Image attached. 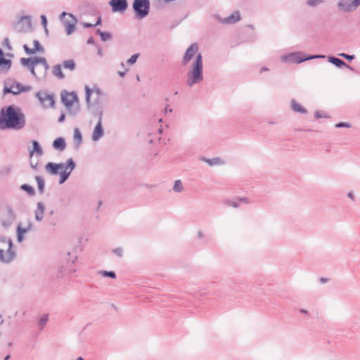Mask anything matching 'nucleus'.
Instances as JSON below:
<instances>
[{"label": "nucleus", "mask_w": 360, "mask_h": 360, "mask_svg": "<svg viewBox=\"0 0 360 360\" xmlns=\"http://www.w3.org/2000/svg\"><path fill=\"white\" fill-rule=\"evenodd\" d=\"M25 125V117L18 109L11 105L7 108L6 112L2 110L0 113V129H13L19 130Z\"/></svg>", "instance_id": "nucleus-1"}, {"label": "nucleus", "mask_w": 360, "mask_h": 360, "mask_svg": "<svg viewBox=\"0 0 360 360\" xmlns=\"http://www.w3.org/2000/svg\"><path fill=\"white\" fill-rule=\"evenodd\" d=\"M76 165L72 158H69L65 163L48 162L45 166L46 171L51 175L59 174V184H63L68 180Z\"/></svg>", "instance_id": "nucleus-2"}, {"label": "nucleus", "mask_w": 360, "mask_h": 360, "mask_svg": "<svg viewBox=\"0 0 360 360\" xmlns=\"http://www.w3.org/2000/svg\"><path fill=\"white\" fill-rule=\"evenodd\" d=\"M20 63L27 67L37 79L44 78L49 68L46 58L44 57L22 58Z\"/></svg>", "instance_id": "nucleus-3"}, {"label": "nucleus", "mask_w": 360, "mask_h": 360, "mask_svg": "<svg viewBox=\"0 0 360 360\" xmlns=\"http://www.w3.org/2000/svg\"><path fill=\"white\" fill-rule=\"evenodd\" d=\"M203 79L202 56L198 53L188 65L186 85L193 87L195 84L202 82Z\"/></svg>", "instance_id": "nucleus-4"}, {"label": "nucleus", "mask_w": 360, "mask_h": 360, "mask_svg": "<svg viewBox=\"0 0 360 360\" xmlns=\"http://www.w3.org/2000/svg\"><path fill=\"white\" fill-rule=\"evenodd\" d=\"M61 101L70 115L75 116L79 112V99L76 93L63 91Z\"/></svg>", "instance_id": "nucleus-5"}, {"label": "nucleus", "mask_w": 360, "mask_h": 360, "mask_svg": "<svg viewBox=\"0 0 360 360\" xmlns=\"http://www.w3.org/2000/svg\"><path fill=\"white\" fill-rule=\"evenodd\" d=\"M12 240L6 237L0 238V261L4 263H10L15 256L12 250Z\"/></svg>", "instance_id": "nucleus-6"}, {"label": "nucleus", "mask_w": 360, "mask_h": 360, "mask_svg": "<svg viewBox=\"0 0 360 360\" xmlns=\"http://www.w3.org/2000/svg\"><path fill=\"white\" fill-rule=\"evenodd\" d=\"M84 90L85 100L88 108H91V106L101 103L104 94L100 89L96 86L91 89L89 86H85Z\"/></svg>", "instance_id": "nucleus-7"}, {"label": "nucleus", "mask_w": 360, "mask_h": 360, "mask_svg": "<svg viewBox=\"0 0 360 360\" xmlns=\"http://www.w3.org/2000/svg\"><path fill=\"white\" fill-rule=\"evenodd\" d=\"M324 56L321 55H314L311 56H307L303 54L302 52H292L288 54L283 55L281 57V60L285 63H300L304 61L314 59V58H324Z\"/></svg>", "instance_id": "nucleus-8"}, {"label": "nucleus", "mask_w": 360, "mask_h": 360, "mask_svg": "<svg viewBox=\"0 0 360 360\" xmlns=\"http://www.w3.org/2000/svg\"><path fill=\"white\" fill-rule=\"evenodd\" d=\"M132 8L135 13V16L137 19H143L146 18L150 11V1L149 0H134Z\"/></svg>", "instance_id": "nucleus-9"}, {"label": "nucleus", "mask_w": 360, "mask_h": 360, "mask_svg": "<svg viewBox=\"0 0 360 360\" xmlns=\"http://www.w3.org/2000/svg\"><path fill=\"white\" fill-rule=\"evenodd\" d=\"M32 89L31 86H22L20 83L16 81H12L11 83L7 82L4 88V94H12L18 95L21 92H28Z\"/></svg>", "instance_id": "nucleus-10"}, {"label": "nucleus", "mask_w": 360, "mask_h": 360, "mask_svg": "<svg viewBox=\"0 0 360 360\" xmlns=\"http://www.w3.org/2000/svg\"><path fill=\"white\" fill-rule=\"evenodd\" d=\"M337 6L340 11L351 13L360 6V0H339Z\"/></svg>", "instance_id": "nucleus-11"}, {"label": "nucleus", "mask_w": 360, "mask_h": 360, "mask_svg": "<svg viewBox=\"0 0 360 360\" xmlns=\"http://www.w3.org/2000/svg\"><path fill=\"white\" fill-rule=\"evenodd\" d=\"M94 115L98 116V122L92 132L91 139L93 141L96 142L104 135V129L102 126L103 112L102 110H99L96 112Z\"/></svg>", "instance_id": "nucleus-12"}, {"label": "nucleus", "mask_w": 360, "mask_h": 360, "mask_svg": "<svg viewBox=\"0 0 360 360\" xmlns=\"http://www.w3.org/2000/svg\"><path fill=\"white\" fill-rule=\"evenodd\" d=\"M199 47L198 44L193 43L192 44L186 51L183 58H182V64L184 65H187L190 64L192 61L191 60L195 58L198 53H200L199 51Z\"/></svg>", "instance_id": "nucleus-13"}, {"label": "nucleus", "mask_w": 360, "mask_h": 360, "mask_svg": "<svg viewBox=\"0 0 360 360\" xmlns=\"http://www.w3.org/2000/svg\"><path fill=\"white\" fill-rule=\"evenodd\" d=\"M31 30V20L30 16L22 17L14 25V30L17 32H27Z\"/></svg>", "instance_id": "nucleus-14"}, {"label": "nucleus", "mask_w": 360, "mask_h": 360, "mask_svg": "<svg viewBox=\"0 0 360 360\" xmlns=\"http://www.w3.org/2000/svg\"><path fill=\"white\" fill-rule=\"evenodd\" d=\"M65 15H68L70 20H65L64 21V25L65 27V32L68 35H70L75 30V25L77 22V18L71 13H67L65 12H63L60 15V18L65 17Z\"/></svg>", "instance_id": "nucleus-15"}, {"label": "nucleus", "mask_w": 360, "mask_h": 360, "mask_svg": "<svg viewBox=\"0 0 360 360\" xmlns=\"http://www.w3.org/2000/svg\"><path fill=\"white\" fill-rule=\"evenodd\" d=\"M37 98L45 108L53 107L54 99L52 95L46 94L45 91H39L36 94Z\"/></svg>", "instance_id": "nucleus-16"}, {"label": "nucleus", "mask_w": 360, "mask_h": 360, "mask_svg": "<svg viewBox=\"0 0 360 360\" xmlns=\"http://www.w3.org/2000/svg\"><path fill=\"white\" fill-rule=\"evenodd\" d=\"M217 20L223 24L232 25L240 20V13L238 11H236L232 13L229 16L221 18L220 17H216Z\"/></svg>", "instance_id": "nucleus-17"}, {"label": "nucleus", "mask_w": 360, "mask_h": 360, "mask_svg": "<svg viewBox=\"0 0 360 360\" xmlns=\"http://www.w3.org/2000/svg\"><path fill=\"white\" fill-rule=\"evenodd\" d=\"M32 148H29V158L30 159H32L34 154L37 155V156H41L44 153L43 149L38 141L33 140L32 141Z\"/></svg>", "instance_id": "nucleus-18"}, {"label": "nucleus", "mask_w": 360, "mask_h": 360, "mask_svg": "<svg viewBox=\"0 0 360 360\" xmlns=\"http://www.w3.org/2000/svg\"><path fill=\"white\" fill-rule=\"evenodd\" d=\"M110 4L112 6V11H123L127 8V0H111Z\"/></svg>", "instance_id": "nucleus-19"}, {"label": "nucleus", "mask_w": 360, "mask_h": 360, "mask_svg": "<svg viewBox=\"0 0 360 360\" xmlns=\"http://www.w3.org/2000/svg\"><path fill=\"white\" fill-rule=\"evenodd\" d=\"M45 212V205L43 202H39L37 205V209L34 211V218L37 221H41Z\"/></svg>", "instance_id": "nucleus-20"}, {"label": "nucleus", "mask_w": 360, "mask_h": 360, "mask_svg": "<svg viewBox=\"0 0 360 360\" xmlns=\"http://www.w3.org/2000/svg\"><path fill=\"white\" fill-rule=\"evenodd\" d=\"M34 47L32 49H30L27 45L25 44L23 46L24 50L28 54H34L36 52H44V49L41 46L39 41L38 40H34L33 41Z\"/></svg>", "instance_id": "nucleus-21"}, {"label": "nucleus", "mask_w": 360, "mask_h": 360, "mask_svg": "<svg viewBox=\"0 0 360 360\" xmlns=\"http://www.w3.org/2000/svg\"><path fill=\"white\" fill-rule=\"evenodd\" d=\"M53 147L59 151H63L66 148L65 139L62 137L57 138L53 142Z\"/></svg>", "instance_id": "nucleus-22"}, {"label": "nucleus", "mask_w": 360, "mask_h": 360, "mask_svg": "<svg viewBox=\"0 0 360 360\" xmlns=\"http://www.w3.org/2000/svg\"><path fill=\"white\" fill-rule=\"evenodd\" d=\"M290 108L295 112L306 114L307 112V110L304 108L300 103H298L295 99L291 101Z\"/></svg>", "instance_id": "nucleus-23"}, {"label": "nucleus", "mask_w": 360, "mask_h": 360, "mask_svg": "<svg viewBox=\"0 0 360 360\" xmlns=\"http://www.w3.org/2000/svg\"><path fill=\"white\" fill-rule=\"evenodd\" d=\"M52 74L58 79H63L65 78V75L62 71L61 65L59 64L55 65L52 67Z\"/></svg>", "instance_id": "nucleus-24"}, {"label": "nucleus", "mask_w": 360, "mask_h": 360, "mask_svg": "<svg viewBox=\"0 0 360 360\" xmlns=\"http://www.w3.org/2000/svg\"><path fill=\"white\" fill-rule=\"evenodd\" d=\"M11 67V60L4 58V56H0V69L2 71H8Z\"/></svg>", "instance_id": "nucleus-25"}, {"label": "nucleus", "mask_w": 360, "mask_h": 360, "mask_svg": "<svg viewBox=\"0 0 360 360\" xmlns=\"http://www.w3.org/2000/svg\"><path fill=\"white\" fill-rule=\"evenodd\" d=\"M74 141L76 148H79L82 141V135L78 128L74 129Z\"/></svg>", "instance_id": "nucleus-26"}, {"label": "nucleus", "mask_w": 360, "mask_h": 360, "mask_svg": "<svg viewBox=\"0 0 360 360\" xmlns=\"http://www.w3.org/2000/svg\"><path fill=\"white\" fill-rule=\"evenodd\" d=\"M328 61L338 68H342V66L348 67L343 60H340V58H335V57H333V56L328 57Z\"/></svg>", "instance_id": "nucleus-27"}, {"label": "nucleus", "mask_w": 360, "mask_h": 360, "mask_svg": "<svg viewBox=\"0 0 360 360\" xmlns=\"http://www.w3.org/2000/svg\"><path fill=\"white\" fill-rule=\"evenodd\" d=\"M172 190L175 193H181L184 191L183 183L181 180H176L174 183Z\"/></svg>", "instance_id": "nucleus-28"}, {"label": "nucleus", "mask_w": 360, "mask_h": 360, "mask_svg": "<svg viewBox=\"0 0 360 360\" xmlns=\"http://www.w3.org/2000/svg\"><path fill=\"white\" fill-rule=\"evenodd\" d=\"M35 180L37 183V187H38L39 192L40 193H43L44 191V187H45V182H44V179L40 176H36Z\"/></svg>", "instance_id": "nucleus-29"}, {"label": "nucleus", "mask_w": 360, "mask_h": 360, "mask_svg": "<svg viewBox=\"0 0 360 360\" xmlns=\"http://www.w3.org/2000/svg\"><path fill=\"white\" fill-rule=\"evenodd\" d=\"M98 274L102 277H109L112 279H115L117 277L115 272L112 271L101 270L98 271Z\"/></svg>", "instance_id": "nucleus-30"}, {"label": "nucleus", "mask_w": 360, "mask_h": 360, "mask_svg": "<svg viewBox=\"0 0 360 360\" xmlns=\"http://www.w3.org/2000/svg\"><path fill=\"white\" fill-rule=\"evenodd\" d=\"M63 66L65 69L72 71L75 69V63L72 59L66 60L63 61Z\"/></svg>", "instance_id": "nucleus-31"}, {"label": "nucleus", "mask_w": 360, "mask_h": 360, "mask_svg": "<svg viewBox=\"0 0 360 360\" xmlns=\"http://www.w3.org/2000/svg\"><path fill=\"white\" fill-rule=\"evenodd\" d=\"M77 259L78 256L77 253L70 252L68 253L66 261L68 264H73L77 260Z\"/></svg>", "instance_id": "nucleus-32"}, {"label": "nucleus", "mask_w": 360, "mask_h": 360, "mask_svg": "<svg viewBox=\"0 0 360 360\" xmlns=\"http://www.w3.org/2000/svg\"><path fill=\"white\" fill-rule=\"evenodd\" d=\"M49 320V315L48 314H44L42 315L38 322V326L40 329H43L46 323L48 322Z\"/></svg>", "instance_id": "nucleus-33"}, {"label": "nucleus", "mask_w": 360, "mask_h": 360, "mask_svg": "<svg viewBox=\"0 0 360 360\" xmlns=\"http://www.w3.org/2000/svg\"><path fill=\"white\" fill-rule=\"evenodd\" d=\"M202 160L207 162L210 166L218 165L221 162V160L219 158H214L212 159H207L205 158H202Z\"/></svg>", "instance_id": "nucleus-34"}, {"label": "nucleus", "mask_w": 360, "mask_h": 360, "mask_svg": "<svg viewBox=\"0 0 360 360\" xmlns=\"http://www.w3.org/2000/svg\"><path fill=\"white\" fill-rule=\"evenodd\" d=\"M224 205L234 207V208H238L240 207L239 202H238L237 198H236L234 200H225Z\"/></svg>", "instance_id": "nucleus-35"}, {"label": "nucleus", "mask_w": 360, "mask_h": 360, "mask_svg": "<svg viewBox=\"0 0 360 360\" xmlns=\"http://www.w3.org/2000/svg\"><path fill=\"white\" fill-rule=\"evenodd\" d=\"M32 229V224L31 223H29L27 224V226L25 227H22L20 225H18V227H17V231H20L21 233H22L24 235L31 231Z\"/></svg>", "instance_id": "nucleus-36"}, {"label": "nucleus", "mask_w": 360, "mask_h": 360, "mask_svg": "<svg viewBox=\"0 0 360 360\" xmlns=\"http://www.w3.org/2000/svg\"><path fill=\"white\" fill-rule=\"evenodd\" d=\"M21 189L26 191L30 195H33L35 193L34 189L27 184L22 185Z\"/></svg>", "instance_id": "nucleus-37"}, {"label": "nucleus", "mask_w": 360, "mask_h": 360, "mask_svg": "<svg viewBox=\"0 0 360 360\" xmlns=\"http://www.w3.org/2000/svg\"><path fill=\"white\" fill-rule=\"evenodd\" d=\"M237 200H238V202H239L240 206L243 204L248 205V204L251 203V200H250V198H248L247 197H238V198H237Z\"/></svg>", "instance_id": "nucleus-38"}, {"label": "nucleus", "mask_w": 360, "mask_h": 360, "mask_svg": "<svg viewBox=\"0 0 360 360\" xmlns=\"http://www.w3.org/2000/svg\"><path fill=\"white\" fill-rule=\"evenodd\" d=\"M323 2L322 0H307V5L311 7H314Z\"/></svg>", "instance_id": "nucleus-39"}, {"label": "nucleus", "mask_w": 360, "mask_h": 360, "mask_svg": "<svg viewBox=\"0 0 360 360\" xmlns=\"http://www.w3.org/2000/svg\"><path fill=\"white\" fill-rule=\"evenodd\" d=\"M112 253L117 256L118 257H122L123 255V248H116L112 250Z\"/></svg>", "instance_id": "nucleus-40"}, {"label": "nucleus", "mask_w": 360, "mask_h": 360, "mask_svg": "<svg viewBox=\"0 0 360 360\" xmlns=\"http://www.w3.org/2000/svg\"><path fill=\"white\" fill-rule=\"evenodd\" d=\"M139 55L138 53L132 55V56H131V57L127 60V63H128L129 65H133V64H134V63L136 62V60H137V59H138V58H139Z\"/></svg>", "instance_id": "nucleus-41"}, {"label": "nucleus", "mask_w": 360, "mask_h": 360, "mask_svg": "<svg viewBox=\"0 0 360 360\" xmlns=\"http://www.w3.org/2000/svg\"><path fill=\"white\" fill-rule=\"evenodd\" d=\"M101 38L102 41H105L111 39V34L108 32L101 33Z\"/></svg>", "instance_id": "nucleus-42"}, {"label": "nucleus", "mask_w": 360, "mask_h": 360, "mask_svg": "<svg viewBox=\"0 0 360 360\" xmlns=\"http://www.w3.org/2000/svg\"><path fill=\"white\" fill-rule=\"evenodd\" d=\"M335 127L340 128V127H347L349 128L351 127V124L348 122H340L335 124Z\"/></svg>", "instance_id": "nucleus-43"}, {"label": "nucleus", "mask_w": 360, "mask_h": 360, "mask_svg": "<svg viewBox=\"0 0 360 360\" xmlns=\"http://www.w3.org/2000/svg\"><path fill=\"white\" fill-rule=\"evenodd\" d=\"M339 56L340 57H342V58H345L347 60H353L354 58V55H347V54L343 53H340Z\"/></svg>", "instance_id": "nucleus-44"}, {"label": "nucleus", "mask_w": 360, "mask_h": 360, "mask_svg": "<svg viewBox=\"0 0 360 360\" xmlns=\"http://www.w3.org/2000/svg\"><path fill=\"white\" fill-rule=\"evenodd\" d=\"M41 23L46 30V32H47V29H46V25H47V19H46V17L44 15H41Z\"/></svg>", "instance_id": "nucleus-45"}, {"label": "nucleus", "mask_w": 360, "mask_h": 360, "mask_svg": "<svg viewBox=\"0 0 360 360\" xmlns=\"http://www.w3.org/2000/svg\"><path fill=\"white\" fill-rule=\"evenodd\" d=\"M24 239V234L19 231H17V240L18 243H21Z\"/></svg>", "instance_id": "nucleus-46"}, {"label": "nucleus", "mask_w": 360, "mask_h": 360, "mask_svg": "<svg viewBox=\"0 0 360 360\" xmlns=\"http://www.w3.org/2000/svg\"><path fill=\"white\" fill-rule=\"evenodd\" d=\"M30 167L34 169H37V166H38V162L37 161H34L32 159H30Z\"/></svg>", "instance_id": "nucleus-47"}, {"label": "nucleus", "mask_w": 360, "mask_h": 360, "mask_svg": "<svg viewBox=\"0 0 360 360\" xmlns=\"http://www.w3.org/2000/svg\"><path fill=\"white\" fill-rule=\"evenodd\" d=\"M82 25L84 27H86V28L95 27V25H94L93 23H88V22H83Z\"/></svg>", "instance_id": "nucleus-48"}, {"label": "nucleus", "mask_w": 360, "mask_h": 360, "mask_svg": "<svg viewBox=\"0 0 360 360\" xmlns=\"http://www.w3.org/2000/svg\"><path fill=\"white\" fill-rule=\"evenodd\" d=\"M65 114L64 113H61L60 116L58 118V122H63L65 120Z\"/></svg>", "instance_id": "nucleus-49"}, {"label": "nucleus", "mask_w": 360, "mask_h": 360, "mask_svg": "<svg viewBox=\"0 0 360 360\" xmlns=\"http://www.w3.org/2000/svg\"><path fill=\"white\" fill-rule=\"evenodd\" d=\"M198 238L201 239L204 237V233L202 231H198L197 233Z\"/></svg>", "instance_id": "nucleus-50"}, {"label": "nucleus", "mask_w": 360, "mask_h": 360, "mask_svg": "<svg viewBox=\"0 0 360 360\" xmlns=\"http://www.w3.org/2000/svg\"><path fill=\"white\" fill-rule=\"evenodd\" d=\"M95 41H94V39L93 37H89L87 40V44H94Z\"/></svg>", "instance_id": "nucleus-51"}, {"label": "nucleus", "mask_w": 360, "mask_h": 360, "mask_svg": "<svg viewBox=\"0 0 360 360\" xmlns=\"http://www.w3.org/2000/svg\"><path fill=\"white\" fill-rule=\"evenodd\" d=\"M326 116L325 115H322L319 113V112L316 111L315 112V117L316 118H321V117H325Z\"/></svg>", "instance_id": "nucleus-52"}, {"label": "nucleus", "mask_w": 360, "mask_h": 360, "mask_svg": "<svg viewBox=\"0 0 360 360\" xmlns=\"http://www.w3.org/2000/svg\"><path fill=\"white\" fill-rule=\"evenodd\" d=\"M101 18L99 17L98 18V20L95 23H94V25H95V27H96V26L101 25Z\"/></svg>", "instance_id": "nucleus-53"}, {"label": "nucleus", "mask_w": 360, "mask_h": 360, "mask_svg": "<svg viewBox=\"0 0 360 360\" xmlns=\"http://www.w3.org/2000/svg\"><path fill=\"white\" fill-rule=\"evenodd\" d=\"M165 112H171L172 111V109L170 108L169 106H166L165 108Z\"/></svg>", "instance_id": "nucleus-54"}, {"label": "nucleus", "mask_w": 360, "mask_h": 360, "mask_svg": "<svg viewBox=\"0 0 360 360\" xmlns=\"http://www.w3.org/2000/svg\"><path fill=\"white\" fill-rule=\"evenodd\" d=\"M98 54L100 56H103V51H102V49H100V48H99V49H98Z\"/></svg>", "instance_id": "nucleus-55"}, {"label": "nucleus", "mask_w": 360, "mask_h": 360, "mask_svg": "<svg viewBox=\"0 0 360 360\" xmlns=\"http://www.w3.org/2000/svg\"><path fill=\"white\" fill-rule=\"evenodd\" d=\"M76 272V269H70V271H69V273L70 275L75 274Z\"/></svg>", "instance_id": "nucleus-56"}, {"label": "nucleus", "mask_w": 360, "mask_h": 360, "mask_svg": "<svg viewBox=\"0 0 360 360\" xmlns=\"http://www.w3.org/2000/svg\"><path fill=\"white\" fill-rule=\"evenodd\" d=\"M302 314H308V311L306 310V309H300V311Z\"/></svg>", "instance_id": "nucleus-57"}, {"label": "nucleus", "mask_w": 360, "mask_h": 360, "mask_svg": "<svg viewBox=\"0 0 360 360\" xmlns=\"http://www.w3.org/2000/svg\"><path fill=\"white\" fill-rule=\"evenodd\" d=\"M118 75L120 77H124L125 75V72H118Z\"/></svg>", "instance_id": "nucleus-58"}, {"label": "nucleus", "mask_w": 360, "mask_h": 360, "mask_svg": "<svg viewBox=\"0 0 360 360\" xmlns=\"http://www.w3.org/2000/svg\"><path fill=\"white\" fill-rule=\"evenodd\" d=\"M348 197L353 199L354 196H353V194L352 193H348Z\"/></svg>", "instance_id": "nucleus-59"}, {"label": "nucleus", "mask_w": 360, "mask_h": 360, "mask_svg": "<svg viewBox=\"0 0 360 360\" xmlns=\"http://www.w3.org/2000/svg\"><path fill=\"white\" fill-rule=\"evenodd\" d=\"M101 205H102V202H101V201H99V202H98V207H97V209H99V207H100Z\"/></svg>", "instance_id": "nucleus-60"}, {"label": "nucleus", "mask_w": 360, "mask_h": 360, "mask_svg": "<svg viewBox=\"0 0 360 360\" xmlns=\"http://www.w3.org/2000/svg\"><path fill=\"white\" fill-rule=\"evenodd\" d=\"M97 33L101 36V33H104L105 32H102L101 30H97Z\"/></svg>", "instance_id": "nucleus-61"}, {"label": "nucleus", "mask_w": 360, "mask_h": 360, "mask_svg": "<svg viewBox=\"0 0 360 360\" xmlns=\"http://www.w3.org/2000/svg\"><path fill=\"white\" fill-rule=\"evenodd\" d=\"M0 56H4V53L1 49H0Z\"/></svg>", "instance_id": "nucleus-62"}, {"label": "nucleus", "mask_w": 360, "mask_h": 360, "mask_svg": "<svg viewBox=\"0 0 360 360\" xmlns=\"http://www.w3.org/2000/svg\"><path fill=\"white\" fill-rule=\"evenodd\" d=\"M76 360H83V358H82V357H81V356H79V357H78Z\"/></svg>", "instance_id": "nucleus-63"}, {"label": "nucleus", "mask_w": 360, "mask_h": 360, "mask_svg": "<svg viewBox=\"0 0 360 360\" xmlns=\"http://www.w3.org/2000/svg\"><path fill=\"white\" fill-rule=\"evenodd\" d=\"M10 358V356L8 355L5 357L4 360H8Z\"/></svg>", "instance_id": "nucleus-64"}]
</instances>
